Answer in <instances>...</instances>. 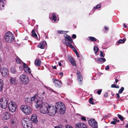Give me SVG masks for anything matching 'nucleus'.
I'll return each instance as SVG.
<instances>
[{"instance_id": "bf43d9fd", "label": "nucleus", "mask_w": 128, "mask_h": 128, "mask_svg": "<svg viewBox=\"0 0 128 128\" xmlns=\"http://www.w3.org/2000/svg\"><path fill=\"white\" fill-rule=\"evenodd\" d=\"M119 93H117L116 94V95H117V97L118 98H119L120 97V95L119 94Z\"/></svg>"}, {"instance_id": "aec40b11", "label": "nucleus", "mask_w": 128, "mask_h": 128, "mask_svg": "<svg viewBox=\"0 0 128 128\" xmlns=\"http://www.w3.org/2000/svg\"><path fill=\"white\" fill-rule=\"evenodd\" d=\"M46 44L45 41H42L40 42V44L38 45V47L41 48L42 49L46 46Z\"/></svg>"}, {"instance_id": "79ce46f5", "label": "nucleus", "mask_w": 128, "mask_h": 128, "mask_svg": "<svg viewBox=\"0 0 128 128\" xmlns=\"http://www.w3.org/2000/svg\"><path fill=\"white\" fill-rule=\"evenodd\" d=\"M80 119L84 121L86 120V118L83 116H81V117L80 118Z\"/></svg>"}, {"instance_id": "3c124183", "label": "nucleus", "mask_w": 128, "mask_h": 128, "mask_svg": "<svg viewBox=\"0 0 128 128\" xmlns=\"http://www.w3.org/2000/svg\"><path fill=\"white\" fill-rule=\"evenodd\" d=\"M76 36L75 34H73L72 35V38H76Z\"/></svg>"}, {"instance_id": "e433bc0d", "label": "nucleus", "mask_w": 128, "mask_h": 128, "mask_svg": "<svg viewBox=\"0 0 128 128\" xmlns=\"http://www.w3.org/2000/svg\"><path fill=\"white\" fill-rule=\"evenodd\" d=\"M124 88L123 87H122L119 90L118 92L120 94H121L124 90Z\"/></svg>"}, {"instance_id": "f257e3e1", "label": "nucleus", "mask_w": 128, "mask_h": 128, "mask_svg": "<svg viewBox=\"0 0 128 128\" xmlns=\"http://www.w3.org/2000/svg\"><path fill=\"white\" fill-rule=\"evenodd\" d=\"M38 100L36 102L35 106L38 108H40V112L43 114H48L50 116L54 115L57 112V110L55 106L49 105L46 102H43L42 99Z\"/></svg>"}, {"instance_id": "052dcab7", "label": "nucleus", "mask_w": 128, "mask_h": 128, "mask_svg": "<svg viewBox=\"0 0 128 128\" xmlns=\"http://www.w3.org/2000/svg\"><path fill=\"white\" fill-rule=\"evenodd\" d=\"M52 68L54 69H56V66H53Z\"/></svg>"}, {"instance_id": "7c9ffc66", "label": "nucleus", "mask_w": 128, "mask_h": 128, "mask_svg": "<svg viewBox=\"0 0 128 128\" xmlns=\"http://www.w3.org/2000/svg\"><path fill=\"white\" fill-rule=\"evenodd\" d=\"M94 50L95 53H96L98 50V47L96 46H94Z\"/></svg>"}, {"instance_id": "4be33fe9", "label": "nucleus", "mask_w": 128, "mask_h": 128, "mask_svg": "<svg viewBox=\"0 0 128 128\" xmlns=\"http://www.w3.org/2000/svg\"><path fill=\"white\" fill-rule=\"evenodd\" d=\"M68 58L72 64L73 66H76V63L74 58L71 56L69 57Z\"/></svg>"}, {"instance_id": "6e6d98bb", "label": "nucleus", "mask_w": 128, "mask_h": 128, "mask_svg": "<svg viewBox=\"0 0 128 128\" xmlns=\"http://www.w3.org/2000/svg\"><path fill=\"white\" fill-rule=\"evenodd\" d=\"M68 46L71 48H73V46L70 43L69 44Z\"/></svg>"}, {"instance_id": "0e129e2a", "label": "nucleus", "mask_w": 128, "mask_h": 128, "mask_svg": "<svg viewBox=\"0 0 128 128\" xmlns=\"http://www.w3.org/2000/svg\"><path fill=\"white\" fill-rule=\"evenodd\" d=\"M118 82V79H115V82L116 83Z\"/></svg>"}, {"instance_id": "393cba45", "label": "nucleus", "mask_w": 128, "mask_h": 128, "mask_svg": "<svg viewBox=\"0 0 128 128\" xmlns=\"http://www.w3.org/2000/svg\"><path fill=\"white\" fill-rule=\"evenodd\" d=\"M50 17L52 18V19L55 22L57 20V18L55 14L54 13H52L50 14Z\"/></svg>"}, {"instance_id": "f8f14e48", "label": "nucleus", "mask_w": 128, "mask_h": 128, "mask_svg": "<svg viewBox=\"0 0 128 128\" xmlns=\"http://www.w3.org/2000/svg\"><path fill=\"white\" fill-rule=\"evenodd\" d=\"M23 67L25 72L27 74H29L31 73V70L30 68L28 67L26 64L25 63H23Z\"/></svg>"}, {"instance_id": "09e8293b", "label": "nucleus", "mask_w": 128, "mask_h": 128, "mask_svg": "<svg viewBox=\"0 0 128 128\" xmlns=\"http://www.w3.org/2000/svg\"><path fill=\"white\" fill-rule=\"evenodd\" d=\"M59 75L60 76V78H61V77L63 76V73L62 72H61L60 73H59Z\"/></svg>"}, {"instance_id": "473e14b6", "label": "nucleus", "mask_w": 128, "mask_h": 128, "mask_svg": "<svg viewBox=\"0 0 128 128\" xmlns=\"http://www.w3.org/2000/svg\"><path fill=\"white\" fill-rule=\"evenodd\" d=\"M89 39L92 41H96L97 39L93 37H90L89 38Z\"/></svg>"}, {"instance_id": "a211bd4d", "label": "nucleus", "mask_w": 128, "mask_h": 128, "mask_svg": "<svg viewBox=\"0 0 128 128\" xmlns=\"http://www.w3.org/2000/svg\"><path fill=\"white\" fill-rule=\"evenodd\" d=\"M53 82L55 83L56 86L58 87H60L61 86V82L58 80H55L54 79H53Z\"/></svg>"}, {"instance_id": "2f4dec72", "label": "nucleus", "mask_w": 128, "mask_h": 128, "mask_svg": "<svg viewBox=\"0 0 128 128\" xmlns=\"http://www.w3.org/2000/svg\"><path fill=\"white\" fill-rule=\"evenodd\" d=\"M10 69L12 73H16V71L14 68L13 67H12Z\"/></svg>"}, {"instance_id": "ddd939ff", "label": "nucleus", "mask_w": 128, "mask_h": 128, "mask_svg": "<svg viewBox=\"0 0 128 128\" xmlns=\"http://www.w3.org/2000/svg\"><path fill=\"white\" fill-rule=\"evenodd\" d=\"M78 76V80L79 83L80 84L82 83L83 78L82 77L80 73L79 72H78L77 73Z\"/></svg>"}, {"instance_id": "72a5a7b5", "label": "nucleus", "mask_w": 128, "mask_h": 128, "mask_svg": "<svg viewBox=\"0 0 128 128\" xmlns=\"http://www.w3.org/2000/svg\"><path fill=\"white\" fill-rule=\"evenodd\" d=\"M101 7V5L100 4H99L97 5L96 7H94L93 8V10H94L95 9H98L100 8Z\"/></svg>"}, {"instance_id": "de8ad7c7", "label": "nucleus", "mask_w": 128, "mask_h": 128, "mask_svg": "<svg viewBox=\"0 0 128 128\" xmlns=\"http://www.w3.org/2000/svg\"><path fill=\"white\" fill-rule=\"evenodd\" d=\"M75 52L77 56L78 57H80V56L79 54H78V53L76 51H75Z\"/></svg>"}, {"instance_id": "4d7b16f0", "label": "nucleus", "mask_w": 128, "mask_h": 128, "mask_svg": "<svg viewBox=\"0 0 128 128\" xmlns=\"http://www.w3.org/2000/svg\"><path fill=\"white\" fill-rule=\"evenodd\" d=\"M70 43H69L68 42V41L66 42V43L65 44H66V46H68V44H69Z\"/></svg>"}, {"instance_id": "b1692460", "label": "nucleus", "mask_w": 128, "mask_h": 128, "mask_svg": "<svg viewBox=\"0 0 128 128\" xmlns=\"http://www.w3.org/2000/svg\"><path fill=\"white\" fill-rule=\"evenodd\" d=\"M96 60L98 61L99 63L101 62L103 63L106 61L105 59L104 58H96Z\"/></svg>"}, {"instance_id": "c9c22d12", "label": "nucleus", "mask_w": 128, "mask_h": 128, "mask_svg": "<svg viewBox=\"0 0 128 128\" xmlns=\"http://www.w3.org/2000/svg\"><path fill=\"white\" fill-rule=\"evenodd\" d=\"M111 87L112 88H119V86L118 85L113 84L112 85Z\"/></svg>"}, {"instance_id": "20e7f679", "label": "nucleus", "mask_w": 128, "mask_h": 128, "mask_svg": "<svg viewBox=\"0 0 128 128\" xmlns=\"http://www.w3.org/2000/svg\"><path fill=\"white\" fill-rule=\"evenodd\" d=\"M20 110L25 114L28 115L31 114L32 110L30 106L26 105H22L20 107Z\"/></svg>"}, {"instance_id": "69168bd1", "label": "nucleus", "mask_w": 128, "mask_h": 128, "mask_svg": "<svg viewBox=\"0 0 128 128\" xmlns=\"http://www.w3.org/2000/svg\"><path fill=\"white\" fill-rule=\"evenodd\" d=\"M113 119L114 120V121H115V122H117V120H118L116 119H114V118H113Z\"/></svg>"}, {"instance_id": "f03ea898", "label": "nucleus", "mask_w": 128, "mask_h": 128, "mask_svg": "<svg viewBox=\"0 0 128 128\" xmlns=\"http://www.w3.org/2000/svg\"><path fill=\"white\" fill-rule=\"evenodd\" d=\"M57 112L58 111L61 114H63L65 112V108L64 105L61 102H58L56 103V106Z\"/></svg>"}, {"instance_id": "c756f323", "label": "nucleus", "mask_w": 128, "mask_h": 128, "mask_svg": "<svg viewBox=\"0 0 128 128\" xmlns=\"http://www.w3.org/2000/svg\"><path fill=\"white\" fill-rule=\"evenodd\" d=\"M58 33L60 34H65L67 32L66 31L63 30H58Z\"/></svg>"}, {"instance_id": "c03bdc74", "label": "nucleus", "mask_w": 128, "mask_h": 128, "mask_svg": "<svg viewBox=\"0 0 128 128\" xmlns=\"http://www.w3.org/2000/svg\"><path fill=\"white\" fill-rule=\"evenodd\" d=\"M100 56L101 57H104V56L102 52L101 51H100Z\"/></svg>"}, {"instance_id": "9b49d317", "label": "nucleus", "mask_w": 128, "mask_h": 128, "mask_svg": "<svg viewBox=\"0 0 128 128\" xmlns=\"http://www.w3.org/2000/svg\"><path fill=\"white\" fill-rule=\"evenodd\" d=\"M76 128H87L86 124L82 122L77 123L75 124Z\"/></svg>"}, {"instance_id": "c85d7f7f", "label": "nucleus", "mask_w": 128, "mask_h": 128, "mask_svg": "<svg viewBox=\"0 0 128 128\" xmlns=\"http://www.w3.org/2000/svg\"><path fill=\"white\" fill-rule=\"evenodd\" d=\"M126 38H124L123 39H120L118 40L117 42V44L118 45L120 43H124L125 41L126 40Z\"/></svg>"}, {"instance_id": "1a4fd4ad", "label": "nucleus", "mask_w": 128, "mask_h": 128, "mask_svg": "<svg viewBox=\"0 0 128 128\" xmlns=\"http://www.w3.org/2000/svg\"><path fill=\"white\" fill-rule=\"evenodd\" d=\"M0 71L2 76H6L8 74V68L4 67L2 68Z\"/></svg>"}, {"instance_id": "6e6552de", "label": "nucleus", "mask_w": 128, "mask_h": 128, "mask_svg": "<svg viewBox=\"0 0 128 128\" xmlns=\"http://www.w3.org/2000/svg\"><path fill=\"white\" fill-rule=\"evenodd\" d=\"M19 79L23 84H26L28 83L29 81L28 77L25 74H21L20 77Z\"/></svg>"}, {"instance_id": "58836bf2", "label": "nucleus", "mask_w": 128, "mask_h": 128, "mask_svg": "<svg viewBox=\"0 0 128 128\" xmlns=\"http://www.w3.org/2000/svg\"><path fill=\"white\" fill-rule=\"evenodd\" d=\"M31 99L30 98H26L25 99V101L26 102H30L31 101H30Z\"/></svg>"}, {"instance_id": "774afa93", "label": "nucleus", "mask_w": 128, "mask_h": 128, "mask_svg": "<svg viewBox=\"0 0 128 128\" xmlns=\"http://www.w3.org/2000/svg\"><path fill=\"white\" fill-rule=\"evenodd\" d=\"M20 70H22V68L21 66L20 67Z\"/></svg>"}, {"instance_id": "412c9836", "label": "nucleus", "mask_w": 128, "mask_h": 128, "mask_svg": "<svg viewBox=\"0 0 128 128\" xmlns=\"http://www.w3.org/2000/svg\"><path fill=\"white\" fill-rule=\"evenodd\" d=\"M6 3L5 0H0V10L3 9L4 7V5Z\"/></svg>"}, {"instance_id": "680f3d73", "label": "nucleus", "mask_w": 128, "mask_h": 128, "mask_svg": "<svg viewBox=\"0 0 128 128\" xmlns=\"http://www.w3.org/2000/svg\"><path fill=\"white\" fill-rule=\"evenodd\" d=\"M104 29L106 30H108V28L106 26H105Z\"/></svg>"}, {"instance_id": "dca6fc26", "label": "nucleus", "mask_w": 128, "mask_h": 128, "mask_svg": "<svg viewBox=\"0 0 128 128\" xmlns=\"http://www.w3.org/2000/svg\"><path fill=\"white\" fill-rule=\"evenodd\" d=\"M31 120L33 122L37 123L38 122L37 115L35 114H33L31 116Z\"/></svg>"}, {"instance_id": "338daca9", "label": "nucleus", "mask_w": 128, "mask_h": 128, "mask_svg": "<svg viewBox=\"0 0 128 128\" xmlns=\"http://www.w3.org/2000/svg\"><path fill=\"white\" fill-rule=\"evenodd\" d=\"M50 90L51 91H52V92H55L52 89H50Z\"/></svg>"}, {"instance_id": "f704fd0d", "label": "nucleus", "mask_w": 128, "mask_h": 128, "mask_svg": "<svg viewBox=\"0 0 128 128\" xmlns=\"http://www.w3.org/2000/svg\"><path fill=\"white\" fill-rule=\"evenodd\" d=\"M16 61L17 64H20V63L21 60H20V59L16 57Z\"/></svg>"}, {"instance_id": "bb28decb", "label": "nucleus", "mask_w": 128, "mask_h": 128, "mask_svg": "<svg viewBox=\"0 0 128 128\" xmlns=\"http://www.w3.org/2000/svg\"><path fill=\"white\" fill-rule=\"evenodd\" d=\"M35 64L37 66H40L41 64L40 60L38 59H36L35 62Z\"/></svg>"}, {"instance_id": "8fccbe9b", "label": "nucleus", "mask_w": 128, "mask_h": 128, "mask_svg": "<svg viewBox=\"0 0 128 128\" xmlns=\"http://www.w3.org/2000/svg\"><path fill=\"white\" fill-rule=\"evenodd\" d=\"M105 69L106 70H108L109 69V66L108 65L106 66Z\"/></svg>"}, {"instance_id": "5fc2aeb1", "label": "nucleus", "mask_w": 128, "mask_h": 128, "mask_svg": "<svg viewBox=\"0 0 128 128\" xmlns=\"http://www.w3.org/2000/svg\"><path fill=\"white\" fill-rule=\"evenodd\" d=\"M111 123L112 124H116V122H115V121H114H114H112L111 122Z\"/></svg>"}, {"instance_id": "0eeeda50", "label": "nucleus", "mask_w": 128, "mask_h": 128, "mask_svg": "<svg viewBox=\"0 0 128 128\" xmlns=\"http://www.w3.org/2000/svg\"><path fill=\"white\" fill-rule=\"evenodd\" d=\"M8 99L4 98H1L0 100V107L5 109L7 108L8 105Z\"/></svg>"}, {"instance_id": "a18cd8bd", "label": "nucleus", "mask_w": 128, "mask_h": 128, "mask_svg": "<svg viewBox=\"0 0 128 128\" xmlns=\"http://www.w3.org/2000/svg\"><path fill=\"white\" fill-rule=\"evenodd\" d=\"M62 127V126L61 125H58V126H55L54 128H61Z\"/></svg>"}, {"instance_id": "ea45409f", "label": "nucleus", "mask_w": 128, "mask_h": 128, "mask_svg": "<svg viewBox=\"0 0 128 128\" xmlns=\"http://www.w3.org/2000/svg\"><path fill=\"white\" fill-rule=\"evenodd\" d=\"M72 80L71 79L69 80L67 82V84L68 85H70L71 84L70 83V82L72 83Z\"/></svg>"}, {"instance_id": "49530a36", "label": "nucleus", "mask_w": 128, "mask_h": 128, "mask_svg": "<svg viewBox=\"0 0 128 128\" xmlns=\"http://www.w3.org/2000/svg\"><path fill=\"white\" fill-rule=\"evenodd\" d=\"M102 89L98 90L97 91V93L99 95L100 94L101 92L102 91Z\"/></svg>"}, {"instance_id": "4468645a", "label": "nucleus", "mask_w": 128, "mask_h": 128, "mask_svg": "<svg viewBox=\"0 0 128 128\" xmlns=\"http://www.w3.org/2000/svg\"><path fill=\"white\" fill-rule=\"evenodd\" d=\"M10 122L12 125L16 126L18 124V121L16 118L12 117L11 118Z\"/></svg>"}, {"instance_id": "13d9d810", "label": "nucleus", "mask_w": 128, "mask_h": 128, "mask_svg": "<svg viewBox=\"0 0 128 128\" xmlns=\"http://www.w3.org/2000/svg\"><path fill=\"white\" fill-rule=\"evenodd\" d=\"M70 43H69L68 42V41L66 42V43L65 44H66V46H68V44H69Z\"/></svg>"}, {"instance_id": "39448f33", "label": "nucleus", "mask_w": 128, "mask_h": 128, "mask_svg": "<svg viewBox=\"0 0 128 128\" xmlns=\"http://www.w3.org/2000/svg\"><path fill=\"white\" fill-rule=\"evenodd\" d=\"M14 38L13 34L9 32H7L4 36L5 41L8 42H13L14 40Z\"/></svg>"}, {"instance_id": "6ab92c4d", "label": "nucleus", "mask_w": 128, "mask_h": 128, "mask_svg": "<svg viewBox=\"0 0 128 128\" xmlns=\"http://www.w3.org/2000/svg\"><path fill=\"white\" fill-rule=\"evenodd\" d=\"M38 94H36V95L35 96H34L33 97H32L31 99H30L31 101H34V100L36 98L37 100L35 102V104L36 102H37V101L38 100H40V99H42V100L43 99V98H40L38 97Z\"/></svg>"}, {"instance_id": "7ed1b4c3", "label": "nucleus", "mask_w": 128, "mask_h": 128, "mask_svg": "<svg viewBox=\"0 0 128 128\" xmlns=\"http://www.w3.org/2000/svg\"><path fill=\"white\" fill-rule=\"evenodd\" d=\"M22 124L24 128H32V121L28 118L23 119Z\"/></svg>"}, {"instance_id": "a878e982", "label": "nucleus", "mask_w": 128, "mask_h": 128, "mask_svg": "<svg viewBox=\"0 0 128 128\" xmlns=\"http://www.w3.org/2000/svg\"><path fill=\"white\" fill-rule=\"evenodd\" d=\"M32 37H34V38L36 39H38V40H38V37L37 36V34H36L35 31L34 30H32Z\"/></svg>"}, {"instance_id": "cd10ccee", "label": "nucleus", "mask_w": 128, "mask_h": 128, "mask_svg": "<svg viewBox=\"0 0 128 128\" xmlns=\"http://www.w3.org/2000/svg\"><path fill=\"white\" fill-rule=\"evenodd\" d=\"M3 85L4 84L3 80L1 79H0V91L2 90Z\"/></svg>"}, {"instance_id": "5701e85b", "label": "nucleus", "mask_w": 128, "mask_h": 128, "mask_svg": "<svg viewBox=\"0 0 128 128\" xmlns=\"http://www.w3.org/2000/svg\"><path fill=\"white\" fill-rule=\"evenodd\" d=\"M64 36L65 38L68 40V41H69L71 43L73 42V41L72 39L67 34H65L64 35Z\"/></svg>"}, {"instance_id": "9d476101", "label": "nucleus", "mask_w": 128, "mask_h": 128, "mask_svg": "<svg viewBox=\"0 0 128 128\" xmlns=\"http://www.w3.org/2000/svg\"><path fill=\"white\" fill-rule=\"evenodd\" d=\"M88 123L89 125L93 128H97L98 127L97 122L93 119H90L89 120Z\"/></svg>"}, {"instance_id": "864d4df0", "label": "nucleus", "mask_w": 128, "mask_h": 128, "mask_svg": "<svg viewBox=\"0 0 128 128\" xmlns=\"http://www.w3.org/2000/svg\"><path fill=\"white\" fill-rule=\"evenodd\" d=\"M108 92H107L104 95V97L106 98V97H108Z\"/></svg>"}, {"instance_id": "f3484780", "label": "nucleus", "mask_w": 128, "mask_h": 128, "mask_svg": "<svg viewBox=\"0 0 128 128\" xmlns=\"http://www.w3.org/2000/svg\"><path fill=\"white\" fill-rule=\"evenodd\" d=\"M9 81L10 83L14 85L16 84L18 82L17 80L16 79V78L13 77H10Z\"/></svg>"}, {"instance_id": "603ef678", "label": "nucleus", "mask_w": 128, "mask_h": 128, "mask_svg": "<svg viewBox=\"0 0 128 128\" xmlns=\"http://www.w3.org/2000/svg\"><path fill=\"white\" fill-rule=\"evenodd\" d=\"M67 41H66L65 39H64L62 40V42L65 44L66 42Z\"/></svg>"}, {"instance_id": "a19ab883", "label": "nucleus", "mask_w": 128, "mask_h": 128, "mask_svg": "<svg viewBox=\"0 0 128 128\" xmlns=\"http://www.w3.org/2000/svg\"><path fill=\"white\" fill-rule=\"evenodd\" d=\"M118 116L119 118L121 120H123V118L122 116L119 114H118Z\"/></svg>"}, {"instance_id": "37998d69", "label": "nucleus", "mask_w": 128, "mask_h": 128, "mask_svg": "<svg viewBox=\"0 0 128 128\" xmlns=\"http://www.w3.org/2000/svg\"><path fill=\"white\" fill-rule=\"evenodd\" d=\"M66 128H73L72 126L70 125H66L65 126Z\"/></svg>"}, {"instance_id": "423d86ee", "label": "nucleus", "mask_w": 128, "mask_h": 128, "mask_svg": "<svg viewBox=\"0 0 128 128\" xmlns=\"http://www.w3.org/2000/svg\"><path fill=\"white\" fill-rule=\"evenodd\" d=\"M8 106L10 111L13 112H15L17 108V106L15 103L10 101L8 104Z\"/></svg>"}, {"instance_id": "e2e57ef3", "label": "nucleus", "mask_w": 128, "mask_h": 128, "mask_svg": "<svg viewBox=\"0 0 128 128\" xmlns=\"http://www.w3.org/2000/svg\"><path fill=\"white\" fill-rule=\"evenodd\" d=\"M58 65L60 66L62 65L61 63L60 62H58Z\"/></svg>"}, {"instance_id": "2eb2a0df", "label": "nucleus", "mask_w": 128, "mask_h": 128, "mask_svg": "<svg viewBox=\"0 0 128 128\" xmlns=\"http://www.w3.org/2000/svg\"><path fill=\"white\" fill-rule=\"evenodd\" d=\"M10 117V115L8 112H6L3 114L2 119L4 120H7L9 119Z\"/></svg>"}, {"instance_id": "4c0bfd02", "label": "nucleus", "mask_w": 128, "mask_h": 128, "mask_svg": "<svg viewBox=\"0 0 128 128\" xmlns=\"http://www.w3.org/2000/svg\"><path fill=\"white\" fill-rule=\"evenodd\" d=\"M93 98H91L90 99L89 101L90 103L91 104H94V103L92 102Z\"/></svg>"}]
</instances>
